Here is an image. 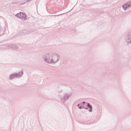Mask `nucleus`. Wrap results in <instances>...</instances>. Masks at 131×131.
<instances>
[{
	"label": "nucleus",
	"instance_id": "423d86ee",
	"mask_svg": "<svg viewBox=\"0 0 131 131\" xmlns=\"http://www.w3.org/2000/svg\"><path fill=\"white\" fill-rule=\"evenodd\" d=\"M87 104V107L88 108H89L90 110H89V112H93V106H92V105H91V103H86Z\"/></svg>",
	"mask_w": 131,
	"mask_h": 131
},
{
	"label": "nucleus",
	"instance_id": "1a4fd4ad",
	"mask_svg": "<svg viewBox=\"0 0 131 131\" xmlns=\"http://www.w3.org/2000/svg\"><path fill=\"white\" fill-rule=\"evenodd\" d=\"M10 48H11V49H14V50H17V49H18V46H17V45H12L10 46Z\"/></svg>",
	"mask_w": 131,
	"mask_h": 131
},
{
	"label": "nucleus",
	"instance_id": "39448f33",
	"mask_svg": "<svg viewBox=\"0 0 131 131\" xmlns=\"http://www.w3.org/2000/svg\"><path fill=\"white\" fill-rule=\"evenodd\" d=\"M14 74L15 75V78H20V77H22L24 73L23 72H20L17 73H15Z\"/></svg>",
	"mask_w": 131,
	"mask_h": 131
},
{
	"label": "nucleus",
	"instance_id": "4468645a",
	"mask_svg": "<svg viewBox=\"0 0 131 131\" xmlns=\"http://www.w3.org/2000/svg\"><path fill=\"white\" fill-rule=\"evenodd\" d=\"M82 104H85V102L84 101L82 102Z\"/></svg>",
	"mask_w": 131,
	"mask_h": 131
},
{
	"label": "nucleus",
	"instance_id": "ddd939ff",
	"mask_svg": "<svg viewBox=\"0 0 131 131\" xmlns=\"http://www.w3.org/2000/svg\"><path fill=\"white\" fill-rule=\"evenodd\" d=\"M31 1H32V0H28V1H27V3H28V2H30Z\"/></svg>",
	"mask_w": 131,
	"mask_h": 131
},
{
	"label": "nucleus",
	"instance_id": "f8f14e48",
	"mask_svg": "<svg viewBox=\"0 0 131 131\" xmlns=\"http://www.w3.org/2000/svg\"><path fill=\"white\" fill-rule=\"evenodd\" d=\"M84 109L85 110H88L89 108H88V107H85Z\"/></svg>",
	"mask_w": 131,
	"mask_h": 131
},
{
	"label": "nucleus",
	"instance_id": "7ed1b4c3",
	"mask_svg": "<svg viewBox=\"0 0 131 131\" xmlns=\"http://www.w3.org/2000/svg\"><path fill=\"white\" fill-rule=\"evenodd\" d=\"M125 41L127 45H130L131 43V32H129L127 34L125 37Z\"/></svg>",
	"mask_w": 131,
	"mask_h": 131
},
{
	"label": "nucleus",
	"instance_id": "dca6fc26",
	"mask_svg": "<svg viewBox=\"0 0 131 131\" xmlns=\"http://www.w3.org/2000/svg\"><path fill=\"white\" fill-rule=\"evenodd\" d=\"M0 32H1V28H0Z\"/></svg>",
	"mask_w": 131,
	"mask_h": 131
},
{
	"label": "nucleus",
	"instance_id": "0eeeda50",
	"mask_svg": "<svg viewBox=\"0 0 131 131\" xmlns=\"http://www.w3.org/2000/svg\"><path fill=\"white\" fill-rule=\"evenodd\" d=\"M20 19H21V20H26V19H27V17H26L25 13H22V15H21L20 16Z\"/></svg>",
	"mask_w": 131,
	"mask_h": 131
},
{
	"label": "nucleus",
	"instance_id": "9b49d317",
	"mask_svg": "<svg viewBox=\"0 0 131 131\" xmlns=\"http://www.w3.org/2000/svg\"><path fill=\"white\" fill-rule=\"evenodd\" d=\"M79 109H82V107H81V106H79Z\"/></svg>",
	"mask_w": 131,
	"mask_h": 131
},
{
	"label": "nucleus",
	"instance_id": "2eb2a0df",
	"mask_svg": "<svg viewBox=\"0 0 131 131\" xmlns=\"http://www.w3.org/2000/svg\"><path fill=\"white\" fill-rule=\"evenodd\" d=\"M80 105V104H78V105H77V107H79Z\"/></svg>",
	"mask_w": 131,
	"mask_h": 131
},
{
	"label": "nucleus",
	"instance_id": "20e7f679",
	"mask_svg": "<svg viewBox=\"0 0 131 131\" xmlns=\"http://www.w3.org/2000/svg\"><path fill=\"white\" fill-rule=\"evenodd\" d=\"M131 7V2L127 3L126 4L123 5L122 8L124 11H126V9Z\"/></svg>",
	"mask_w": 131,
	"mask_h": 131
},
{
	"label": "nucleus",
	"instance_id": "6e6552de",
	"mask_svg": "<svg viewBox=\"0 0 131 131\" xmlns=\"http://www.w3.org/2000/svg\"><path fill=\"white\" fill-rule=\"evenodd\" d=\"M15 78H16L15 74H11V75L9 76V79H10V80H12V79H15Z\"/></svg>",
	"mask_w": 131,
	"mask_h": 131
},
{
	"label": "nucleus",
	"instance_id": "9d476101",
	"mask_svg": "<svg viewBox=\"0 0 131 131\" xmlns=\"http://www.w3.org/2000/svg\"><path fill=\"white\" fill-rule=\"evenodd\" d=\"M22 12H20L19 13H17L15 15V16H16V17H18V18H21V15H22Z\"/></svg>",
	"mask_w": 131,
	"mask_h": 131
},
{
	"label": "nucleus",
	"instance_id": "f257e3e1",
	"mask_svg": "<svg viewBox=\"0 0 131 131\" xmlns=\"http://www.w3.org/2000/svg\"><path fill=\"white\" fill-rule=\"evenodd\" d=\"M43 60L47 64H56L60 61V55L57 53L49 52L43 55Z\"/></svg>",
	"mask_w": 131,
	"mask_h": 131
},
{
	"label": "nucleus",
	"instance_id": "f03ea898",
	"mask_svg": "<svg viewBox=\"0 0 131 131\" xmlns=\"http://www.w3.org/2000/svg\"><path fill=\"white\" fill-rule=\"evenodd\" d=\"M72 96V94L70 93H65L63 96H62V92L58 94V98L62 103H66L69 100V98H71Z\"/></svg>",
	"mask_w": 131,
	"mask_h": 131
}]
</instances>
